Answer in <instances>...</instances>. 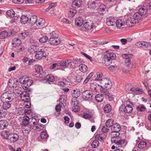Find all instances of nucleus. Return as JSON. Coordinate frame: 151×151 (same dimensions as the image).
Returning a JSON list of instances; mask_svg holds the SVG:
<instances>
[{
	"label": "nucleus",
	"instance_id": "obj_61",
	"mask_svg": "<svg viewBox=\"0 0 151 151\" xmlns=\"http://www.w3.org/2000/svg\"><path fill=\"white\" fill-rule=\"evenodd\" d=\"M122 57L123 59H125V60H130L131 55L129 54H125L122 55Z\"/></svg>",
	"mask_w": 151,
	"mask_h": 151
},
{
	"label": "nucleus",
	"instance_id": "obj_9",
	"mask_svg": "<svg viewBox=\"0 0 151 151\" xmlns=\"http://www.w3.org/2000/svg\"><path fill=\"white\" fill-rule=\"evenodd\" d=\"M12 94L9 93V92H6L3 93L1 97V99L2 101H8V100L12 101Z\"/></svg>",
	"mask_w": 151,
	"mask_h": 151
},
{
	"label": "nucleus",
	"instance_id": "obj_37",
	"mask_svg": "<svg viewBox=\"0 0 151 151\" xmlns=\"http://www.w3.org/2000/svg\"><path fill=\"white\" fill-rule=\"evenodd\" d=\"M10 36L9 35V36L8 32L6 31H2L0 33V38L1 39H4L8 36Z\"/></svg>",
	"mask_w": 151,
	"mask_h": 151
},
{
	"label": "nucleus",
	"instance_id": "obj_63",
	"mask_svg": "<svg viewBox=\"0 0 151 151\" xmlns=\"http://www.w3.org/2000/svg\"><path fill=\"white\" fill-rule=\"evenodd\" d=\"M97 84H98L96 83H91V88L92 90L95 91V90H96V88L97 87L96 85H97Z\"/></svg>",
	"mask_w": 151,
	"mask_h": 151
},
{
	"label": "nucleus",
	"instance_id": "obj_51",
	"mask_svg": "<svg viewBox=\"0 0 151 151\" xmlns=\"http://www.w3.org/2000/svg\"><path fill=\"white\" fill-rule=\"evenodd\" d=\"M29 35V33L28 32H25L21 33L19 35V37L21 39H24L27 37Z\"/></svg>",
	"mask_w": 151,
	"mask_h": 151
},
{
	"label": "nucleus",
	"instance_id": "obj_41",
	"mask_svg": "<svg viewBox=\"0 0 151 151\" xmlns=\"http://www.w3.org/2000/svg\"><path fill=\"white\" fill-rule=\"evenodd\" d=\"M45 79L50 81H53L55 80L54 77L52 75L48 74L45 77Z\"/></svg>",
	"mask_w": 151,
	"mask_h": 151
},
{
	"label": "nucleus",
	"instance_id": "obj_15",
	"mask_svg": "<svg viewBox=\"0 0 151 151\" xmlns=\"http://www.w3.org/2000/svg\"><path fill=\"white\" fill-rule=\"evenodd\" d=\"M106 6L104 4L100 5L98 9V12L100 15H103L106 13Z\"/></svg>",
	"mask_w": 151,
	"mask_h": 151
},
{
	"label": "nucleus",
	"instance_id": "obj_36",
	"mask_svg": "<svg viewBox=\"0 0 151 151\" xmlns=\"http://www.w3.org/2000/svg\"><path fill=\"white\" fill-rule=\"evenodd\" d=\"M72 95L73 97L77 98L80 95V92L79 91L74 90L71 92Z\"/></svg>",
	"mask_w": 151,
	"mask_h": 151
},
{
	"label": "nucleus",
	"instance_id": "obj_45",
	"mask_svg": "<svg viewBox=\"0 0 151 151\" xmlns=\"http://www.w3.org/2000/svg\"><path fill=\"white\" fill-rule=\"evenodd\" d=\"M83 76L81 75H78L76 77L75 81L76 83H79L83 80Z\"/></svg>",
	"mask_w": 151,
	"mask_h": 151
},
{
	"label": "nucleus",
	"instance_id": "obj_7",
	"mask_svg": "<svg viewBox=\"0 0 151 151\" xmlns=\"http://www.w3.org/2000/svg\"><path fill=\"white\" fill-rule=\"evenodd\" d=\"M48 53L47 51L44 49H41L40 50L37 51L35 55V57L37 59H40L43 57L46 58L48 55Z\"/></svg>",
	"mask_w": 151,
	"mask_h": 151
},
{
	"label": "nucleus",
	"instance_id": "obj_50",
	"mask_svg": "<svg viewBox=\"0 0 151 151\" xmlns=\"http://www.w3.org/2000/svg\"><path fill=\"white\" fill-rule=\"evenodd\" d=\"M6 13L8 16L11 17H14V16L15 12L12 9L8 10Z\"/></svg>",
	"mask_w": 151,
	"mask_h": 151
},
{
	"label": "nucleus",
	"instance_id": "obj_62",
	"mask_svg": "<svg viewBox=\"0 0 151 151\" xmlns=\"http://www.w3.org/2000/svg\"><path fill=\"white\" fill-rule=\"evenodd\" d=\"M63 81L65 85H70L71 84H72L71 82V80L70 79H69L68 78L65 79L64 80H63Z\"/></svg>",
	"mask_w": 151,
	"mask_h": 151
},
{
	"label": "nucleus",
	"instance_id": "obj_17",
	"mask_svg": "<svg viewBox=\"0 0 151 151\" xmlns=\"http://www.w3.org/2000/svg\"><path fill=\"white\" fill-rule=\"evenodd\" d=\"M121 128V127L119 124L115 123L112 126L111 130L112 132H118L120 130Z\"/></svg>",
	"mask_w": 151,
	"mask_h": 151
},
{
	"label": "nucleus",
	"instance_id": "obj_26",
	"mask_svg": "<svg viewBox=\"0 0 151 151\" xmlns=\"http://www.w3.org/2000/svg\"><path fill=\"white\" fill-rule=\"evenodd\" d=\"M11 101H3L2 107L4 110H6L10 107L11 104L10 103Z\"/></svg>",
	"mask_w": 151,
	"mask_h": 151
},
{
	"label": "nucleus",
	"instance_id": "obj_14",
	"mask_svg": "<svg viewBox=\"0 0 151 151\" xmlns=\"http://www.w3.org/2000/svg\"><path fill=\"white\" fill-rule=\"evenodd\" d=\"M21 99L24 102H28L29 101V96L26 92H24L20 93Z\"/></svg>",
	"mask_w": 151,
	"mask_h": 151
},
{
	"label": "nucleus",
	"instance_id": "obj_48",
	"mask_svg": "<svg viewBox=\"0 0 151 151\" xmlns=\"http://www.w3.org/2000/svg\"><path fill=\"white\" fill-rule=\"evenodd\" d=\"M104 111L107 113L109 112L111 110V106L109 104L106 105L104 109Z\"/></svg>",
	"mask_w": 151,
	"mask_h": 151
},
{
	"label": "nucleus",
	"instance_id": "obj_59",
	"mask_svg": "<svg viewBox=\"0 0 151 151\" xmlns=\"http://www.w3.org/2000/svg\"><path fill=\"white\" fill-rule=\"evenodd\" d=\"M120 138V137H111V140L112 142L116 144V143L117 141H118V140Z\"/></svg>",
	"mask_w": 151,
	"mask_h": 151
},
{
	"label": "nucleus",
	"instance_id": "obj_33",
	"mask_svg": "<svg viewBox=\"0 0 151 151\" xmlns=\"http://www.w3.org/2000/svg\"><path fill=\"white\" fill-rule=\"evenodd\" d=\"M79 70L82 73H85L88 70V68L85 64H82L79 66Z\"/></svg>",
	"mask_w": 151,
	"mask_h": 151
},
{
	"label": "nucleus",
	"instance_id": "obj_8",
	"mask_svg": "<svg viewBox=\"0 0 151 151\" xmlns=\"http://www.w3.org/2000/svg\"><path fill=\"white\" fill-rule=\"evenodd\" d=\"M135 45L139 47L148 48L151 46V43L145 41H139L136 43Z\"/></svg>",
	"mask_w": 151,
	"mask_h": 151
},
{
	"label": "nucleus",
	"instance_id": "obj_34",
	"mask_svg": "<svg viewBox=\"0 0 151 151\" xmlns=\"http://www.w3.org/2000/svg\"><path fill=\"white\" fill-rule=\"evenodd\" d=\"M116 27L120 28L124 24V20L122 19H116Z\"/></svg>",
	"mask_w": 151,
	"mask_h": 151
},
{
	"label": "nucleus",
	"instance_id": "obj_23",
	"mask_svg": "<svg viewBox=\"0 0 151 151\" xmlns=\"http://www.w3.org/2000/svg\"><path fill=\"white\" fill-rule=\"evenodd\" d=\"M8 123L6 120H1L0 121V129H3L5 128L8 125Z\"/></svg>",
	"mask_w": 151,
	"mask_h": 151
},
{
	"label": "nucleus",
	"instance_id": "obj_28",
	"mask_svg": "<svg viewBox=\"0 0 151 151\" xmlns=\"http://www.w3.org/2000/svg\"><path fill=\"white\" fill-rule=\"evenodd\" d=\"M147 12V8L145 6H142L139 9V12L142 16L145 14Z\"/></svg>",
	"mask_w": 151,
	"mask_h": 151
},
{
	"label": "nucleus",
	"instance_id": "obj_64",
	"mask_svg": "<svg viewBox=\"0 0 151 151\" xmlns=\"http://www.w3.org/2000/svg\"><path fill=\"white\" fill-rule=\"evenodd\" d=\"M24 0H12L14 3L16 4H21L23 3Z\"/></svg>",
	"mask_w": 151,
	"mask_h": 151
},
{
	"label": "nucleus",
	"instance_id": "obj_58",
	"mask_svg": "<svg viewBox=\"0 0 151 151\" xmlns=\"http://www.w3.org/2000/svg\"><path fill=\"white\" fill-rule=\"evenodd\" d=\"M44 127V126L41 124H38L37 126H36V129L37 131H40L42 130Z\"/></svg>",
	"mask_w": 151,
	"mask_h": 151
},
{
	"label": "nucleus",
	"instance_id": "obj_52",
	"mask_svg": "<svg viewBox=\"0 0 151 151\" xmlns=\"http://www.w3.org/2000/svg\"><path fill=\"white\" fill-rule=\"evenodd\" d=\"M147 143L145 141L140 142L138 145V147L140 149H142L146 147Z\"/></svg>",
	"mask_w": 151,
	"mask_h": 151
},
{
	"label": "nucleus",
	"instance_id": "obj_21",
	"mask_svg": "<svg viewBox=\"0 0 151 151\" xmlns=\"http://www.w3.org/2000/svg\"><path fill=\"white\" fill-rule=\"evenodd\" d=\"M77 102V100L75 99L74 101H73L71 103L74 106L73 107L72 109L75 112H78L80 110V107L77 105L78 103Z\"/></svg>",
	"mask_w": 151,
	"mask_h": 151
},
{
	"label": "nucleus",
	"instance_id": "obj_2",
	"mask_svg": "<svg viewBox=\"0 0 151 151\" xmlns=\"http://www.w3.org/2000/svg\"><path fill=\"white\" fill-rule=\"evenodd\" d=\"M142 16L139 12L136 13L134 15L126 21V23L129 27L132 26L137 21L141 19Z\"/></svg>",
	"mask_w": 151,
	"mask_h": 151
},
{
	"label": "nucleus",
	"instance_id": "obj_27",
	"mask_svg": "<svg viewBox=\"0 0 151 151\" xmlns=\"http://www.w3.org/2000/svg\"><path fill=\"white\" fill-rule=\"evenodd\" d=\"M133 109L132 106L128 104L125 107L124 111L125 113H129L132 112Z\"/></svg>",
	"mask_w": 151,
	"mask_h": 151
},
{
	"label": "nucleus",
	"instance_id": "obj_53",
	"mask_svg": "<svg viewBox=\"0 0 151 151\" xmlns=\"http://www.w3.org/2000/svg\"><path fill=\"white\" fill-rule=\"evenodd\" d=\"M107 89H102L101 90V93H102L103 95H104L106 97H110L111 94L109 92Z\"/></svg>",
	"mask_w": 151,
	"mask_h": 151
},
{
	"label": "nucleus",
	"instance_id": "obj_24",
	"mask_svg": "<svg viewBox=\"0 0 151 151\" xmlns=\"http://www.w3.org/2000/svg\"><path fill=\"white\" fill-rule=\"evenodd\" d=\"M10 134L11 133L8 131H3L1 133V135L3 138L7 139L8 141Z\"/></svg>",
	"mask_w": 151,
	"mask_h": 151
},
{
	"label": "nucleus",
	"instance_id": "obj_46",
	"mask_svg": "<svg viewBox=\"0 0 151 151\" xmlns=\"http://www.w3.org/2000/svg\"><path fill=\"white\" fill-rule=\"evenodd\" d=\"M49 136L47 131L45 130L42 131L41 133V137L42 139L47 138Z\"/></svg>",
	"mask_w": 151,
	"mask_h": 151
},
{
	"label": "nucleus",
	"instance_id": "obj_42",
	"mask_svg": "<svg viewBox=\"0 0 151 151\" xmlns=\"http://www.w3.org/2000/svg\"><path fill=\"white\" fill-rule=\"evenodd\" d=\"M99 142L97 139L94 140L91 143V145L92 148H95L98 147L99 145Z\"/></svg>",
	"mask_w": 151,
	"mask_h": 151
},
{
	"label": "nucleus",
	"instance_id": "obj_43",
	"mask_svg": "<svg viewBox=\"0 0 151 151\" xmlns=\"http://www.w3.org/2000/svg\"><path fill=\"white\" fill-rule=\"evenodd\" d=\"M97 77L95 79V80L96 81H100V82L101 81V80H102L103 74L100 72H98L96 73Z\"/></svg>",
	"mask_w": 151,
	"mask_h": 151
},
{
	"label": "nucleus",
	"instance_id": "obj_49",
	"mask_svg": "<svg viewBox=\"0 0 151 151\" xmlns=\"http://www.w3.org/2000/svg\"><path fill=\"white\" fill-rule=\"evenodd\" d=\"M24 127L22 128V131L25 134H28L30 130V127L27 126H24Z\"/></svg>",
	"mask_w": 151,
	"mask_h": 151
},
{
	"label": "nucleus",
	"instance_id": "obj_12",
	"mask_svg": "<svg viewBox=\"0 0 151 151\" xmlns=\"http://www.w3.org/2000/svg\"><path fill=\"white\" fill-rule=\"evenodd\" d=\"M83 96L86 100L91 99L93 96V93L92 91L90 90H86L83 92Z\"/></svg>",
	"mask_w": 151,
	"mask_h": 151
},
{
	"label": "nucleus",
	"instance_id": "obj_25",
	"mask_svg": "<svg viewBox=\"0 0 151 151\" xmlns=\"http://www.w3.org/2000/svg\"><path fill=\"white\" fill-rule=\"evenodd\" d=\"M35 68L36 73L40 75L42 74L43 73V69L41 65H35Z\"/></svg>",
	"mask_w": 151,
	"mask_h": 151
},
{
	"label": "nucleus",
	"instance_id": "obj_40",
	"mask_svg": "<svg viewBox=\"0 0 151 151\" xmlns=\"http://www.w3.org/2000/svg\"><path fill=\"white\" fill-rule=\"evenodd\" d=\"M29 18L26 15H22L21 18V22L23 24H25L28 22Z\"/></svg>",
	"mask_w": 151,
	"mask_h": 151
},
{
	"label": "nucleus",
	"instance_id": "obj_13",
	"mask_svg": "<svg viewBox=\"0 0 151 151\" xmlns=\"http://www.w3.org/2000/svg\"><path fill=\"white\" fill-rule=\"evenodd\" d=\"M116 19L114 17H111L107 18L106 23L109 26H113L116 24Z\"/></svg>",
	"mask_w": 151,
	"mask_h": 151
},
{
	"label": "nucleus",
	"instance_id": "obj_19",
	"mask_svg": "<svg viewBox=\"0 0 151 151\" xmlns=\"http://www.w3.org/2000/svg\"><path fill=\"white\" fill-rule=\"evenodd\" d=\"M83 23V20L81 17L76 18L75 20V24L77 26H81Z\"/></svg>",
	"mask_w": 151,
	"mask_h": 151
},
{
	"label": "nucleus",
	"instance_id": "obj_1",
	"mask_svg": "<svg viewBox=\"0 0 151 151\" xmlns=\"http://www.w3.org/2000/svg\"><path fill=\"white\" fill-rule=\"evenodd\" d=\"M116 55L109 51H107L104 56L103 63L106 66H108L112 63V60L115 59Z\"/></svg>",
	"mask_w": 151,
	"mask_h": 151
},
{
	"label": "nucleus",
	"instance_id": "obj_20",
	"mask_svg": "<svg viewBox=\"0 0 151 151\" xmlns=\"http://www.w3.org/2000/svg\"><path fill=\"white\" fill-rule=\"evenodd\" d=\"M32 83L33 81L32 80L30 79L29 78L27 77L24 85V88L27 89L28 87L32 84Z\"/></svg>",
	"mask_w": 151,
	"mask_h": 151
},
{
	"label": "nucleus",
	"instance_id": "obj_18",
	"mask_svg": "<svg viewBox=\"0 0 151 151\" xmlns=\"http://www.w3.org/2000/svg\"><path fill=\"white\" fill-rule=\"evenodd\" d=\"M37 124V121L36 119L31 117L29 118V122L28 124V127H30L34 126L35 125H36Z\"/></svg>",
	"mask_w": 151,
	"mask_h": 151
},
{
	"label": "nucleus",
	"instance_id": "obj_56",
	"mask_svg": "<svg viewBox=\"0 0 151 151\" xmlns=\"http://www.w3.org/2000/svg\"><path fill=\"white\" fill-rule=\"evenodd\" d=\"M45 21L42 19H40L39 21H37L36 23L37 25L40 27L43 26L45 23Z\"/></svg>",
	"mask_w": 151,
	"mask_h": 151
},
{
	"label": "nucleus",
	"instance_id": "obj_6",
	"mask_svg": "<svg viewBox=\"0 0 151 151\" xmlns=\"http://www.w3.org/2000/svg\"><path fill=\"white\" fill-rule=\"evenodd\" d=\"M103 88L107 89L111 88L112 87V83L110 80L107 78H103L100 82Z\"/></svg>",
	"mask_w": 151,
	"mask_h": 151
},
{
	"label": "nucleus",
	"instance_id": "obj_47",
	"mask_svg": "<svg viewBox=\"0 0 151 151\" xmlns=\"http://www.w3.org/2000/svg\"><path fill=\"white\" fill-rule=\"evenodd\" d=\"M8 112L4 110L0 111V119H3L6 117Z\"/></svg>",
	"mask_w": 151,
	"mask_h": 151
},
{
	"label": "nucleus",
	"instance_id": "obj_10",
	"mask_svg": "<svg viewBox=\"0 0 151 151\" xmlns=\"http://www.w3.org/2000/svg\"><path fill=\"white\" fill-rule=\"evenodd\" d=\"M9 136V139H8V142L10 143L15 142L19 139V136L17 134L11 133Z\"/></svg>",
	"mask_w": 151,
	"mask_h": 151
},
{
	"label": "nucleus",
	"instance_id": "obj_11",
	"mask_svg": "<svg viewBox=\"0 0 151 151\" xmlns=\"http://www.w3.org/2000/svg\"><path fill=\"white\" fill-rule=\"evenodd\" d=\"M61 39L57 37H50L49 40V42L52 45H57L59 44Z\"/></svg>",
	"mask_w": 151,
	"mask_h": 151
},
{
	"label": "nucleus",
	"instance_id": "obj_31",
	"mask_svg": "<svg viewBox=\"0 0 151 151\" xmlns=\"http://www.w3.org/2000/svg\"><path fill=\"white\" fill-rule=\"evenodd\" d=\"M76 13V11L73 8L70 9L68 13V16L69 17L72 18Z\"/></svg>",
	"mask_w": 151,
	"mask_h": 151
},
{
	"label": "nucleus",
	"instance_id": "obj_55",
	"mask_svg": "<svg viewBox=\"0 0 151 151\" xmlns=\"http://www.w3.org/2000/svg\"><path fill=\"white\" fill-rule=\"evenodd\" d=\"M30 48L31 49H29V50H31L29 52L30 53L35 52L38 50V48L35 46H32Z\"/></svg>",
	"mask_w": 151,
	"mask_h": 151
},
{
	"label": "nucleus",
	"instance_id": "obj_32",
	"mask_svg": "<svg viewBox=\"0 0 151 151\" xmlns=\"http://www.w3.org/2000/svg\"><path fill=\"white\" fill-rule=\"evenodd\" d=\"M29 119V118L27 116L23 117L22 119V125L23 126H28Z\"/></svg>",
	"mask_w": 151,
	"mask_h": 151
},
{
	"label": "nucleus",
	"instance_id": "obj_22",
	"mask_svg": "<svg viewBox=\"0 0 151 151\" xmlns=\"http://www.w3.org/2000/svg\"><path fill=\"white\" fill-rule=\"evenodd\" d=\"M21 40L17 38H15L12 40V45L13 47L19 46L21 44Z\"/></svg>",
	"mask_w": 151,
	"mask_h": 151
},
{
	"label": "nucleus",
	"instance_id": "obj_60",
	"mask_svg": "<svg viewBox=\"0 0 151 151\" xmlns=\"http://www.w3.org/2000/svg\"><path fill=\"white\" fill-rule=\"evenodd\" d=\"M27 78V77L23 76L22 77H20L19 79V81L20 83L24 85L26 79Z\"/></svg>",
	"mask_w": 151,
	"mask_h": 151
},
{
	"label": "nucleus",
	"instance_id": "obj_38",
	"mask_svg": "<svg viewBox=\"0 0 151 151\" xmlns=\"http://www.w3.org/2000/svg\"><path fill=\"white\" fill-rule=\"evenodd\" d=\"M116 143V144L118 146V147H124L125 146L124 144L125 140L121 139V138L118 140Z\"/></svg>",
	"mask_w": 151,
	"mask_h": 151
},
{
	"label": "nucleus",
	"instance_id": "obj_54",
	"mask_svg": "<svg viewBox=\"0 0 151 151\" xmlns=\"http://www.w3.org/2000/svg\"><path fill=\"white\" fill-rule=\"evenodd\" d=\"M48 39V38L46 36H43L41 37L40 40L39 42L41 43H44L46 42Z\"/></svg>",
	"mask_w": 151,
	"mask_h": 151
},
{
	"label": "nucleus",
	"instance_id": "obj_44",
	"mask_svg": "<svg viewBox=\"0 0 151 151\" xmlns=\"http://www.w3.org/2000/svg\"><path fill=\"white\" fill-rule=\"evenodd\" d=\"M113 120L110 119H108L106 122V125L108 127H111L114 124L113 123Z\"/></svg>",
	"mask_w": 151,
	"mask_h": 151
},
{
	"label": "nucleus",
	"instance_id": "obj_57",
	"mask_svg": "<svg viewBox=\"0 0 151 151\" xmlns=\"http://www.w3.org/2000/svg\"><path fill=\"white\" fill-rule=\"evenodd\" d=\"M145 107L143 104L140 105L137 107V109L138 111H145Z\"/></svg>",
	"mask_w": 151,
	"mask_h": 151
},
{
	"label": "nucleus",
	"instance_id": "obj_30",
	"mask_svg": "<svg viewBox=\"0 0 151 151\" xmlns=\"http://www.w3.org/2000/svg\"><path fill=\"white\" fill-rule=\"evenodd\" d=\"M106 135L104 134H97L95 137V138L101 142L103 141L105 139Z\"/></svg>",
	"mask_w": 151,
	"mask_h": 151
},
{
	"label": "nucleus",
	"instance_id": "obj_4",
	"mask_svg": "<svg viewBox=\"0 0 151 151\" xmlns=\"http://www.w3.org/2000/svg\"><path fill=\"white\" fill-rule=\"evenodd\" d=\"M72 60H68L64 61H61L57 64L54 63L50 66V68L52 69L55 68L57 65L58 66L64 67V68H68L71 65Z\"/></svg>",
	"mask_w": 151,
	"mask_h": 151
},
{
	"label": "nucleus",
	"instance_id": "obj_39",
	"mask_svg": "<svg viewBox=\"0 0 151 151\" xmlns=\"http://www.w3.org/2000/svg\"><path fill=\"white\" fill-rule=\"evenodd\" d=\"M103 94H99L96 95L95 96L96 100L98 102H101L104 99V97L103 96Z\"/></svg>",
	"mask_w": 151,
	"mask_h": 151
},
{
	"label": "nucleus",
	"instance_id": "obj_16",
	"mask_svg": "<svg viewBox=\"0 0 151 151\" xmlns=\"http://www.w3.org/2000/svg\"><path fill=\"white\" fill-rule=\"evenodd\" d=\"M82 3L81 0H74L72 2V7L75 9H77L80 7Z\"/></svg>",
	"mask_w": 151,
	"mask_h": 151
},
{
	"label": "nucleus",
	"instance_id": "obj_5",
	"mask_svg": "<svg viewBox=\"0 0 151 151\" xmlns=\"http://www.w3.org/2000/svg\"><path fill=\"white\" fill-rule=\"evenodd\" d=\"M96 27V25L93 21L89 20L84 24L83 26L81 27L80 29L82 31H86Z\"/></svg>",
	"mask_w": 151,
	"mask_h": 151
},
{
	"label": "nucleus",
	"instance_id": "obj_35",
	"mask_svg": "<svg viewBox=\"0 0 151 151\" xmlns=\"http://www.w3.org/2000/svg\"><path fill=\"white\" fill-rule=\"evenodd\" d=\"M131 91L136 93L141 94L142 93V90L139 88L133 87L131 88Z\"/></svg>",
	"mask_w": 151,
	"mask_h": 151
},
{
	"label": "nucleus",
	"instance_id": "obj_29",
	"mask_svg": "<svg viewBox=\"0 0 151 151\" xmlns=\"http://www.w3.org/2000/svg\"><path fill=\"white\" fill-rule=\"evenodd\" d=\"M37 19V17L36 16H32L29 19L28 23L29 24L32 25L34 24L36 22Z\"/></svg>",
	"mask_w": 151,
	"mask_h": 151
},
{
	"label": "nucleus",
	"instance_id": "obj_3",
	"mask_svg": "<svg viewBox=\"0 0 151 151\" xmlns=\"http://www.w3.org/2000/svg\"><path fill=\"white\" fill-rule=\"evenodd\" d=\"M87 2L86 3V8L90 9H97L100 3L101 0H87Z\"/></svg>",
	"mask_w": 151,
	"mask_h": 151
}]
</instances>
